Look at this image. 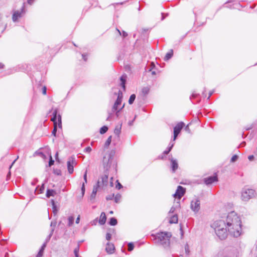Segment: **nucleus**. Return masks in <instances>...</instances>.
Returning <instances> with one entry per match:
<instances>
[{
	"label": "nucleus",
	"instance_id": "14",
	"mask_svg": "<svg viewBox=\"0 0 257 257\" xmlns=\"http://www.w3.org/2000/svg\"><path fill=\"white\" fill-rule=\"evenodd\" d=\"M115 247L113 244L109 242L107 243L105 250L107 253L109 254L112 253Z\"/></svg>",
	"mask_w": 257,
	"mask_h": 257
},
{
	"label": "nucleus",
	"instance_id": "59",
	"mask_svg": "<svg viewBox=\"0 0 257 257\" xmlns=\"http://www.w3.org/2000/svg\"><path fill=\"white\" fill-rule=\"evenodd\" d=\"M170 152L168 150H166L164 152L163 154L165 155H167Z\"/></svg>",
	"mask_w": 257,
	"mask_h": 257
},
{
	"label": "nucleus",
	"instance_id": "1",
	"mask_svg": "<svg viewBox=\"0 0 257 257\" xmlns=\"http://www.w3.org/2000/svg\"><path fill=\"white\" fill-rule=\"evenodd\" d=\"M228 233L235 237L241 234V220L237 214L232 211L228 213L225 220Z\"/></svg>",
	"mask_w": 257,
	"mask_h": 257
},
{
	"label": "nucleus",
	"instance_id": "44",
	"mask_svg": "<svg viewBox=\"0 0 257 257\" xmlns=\"http://www.w3.org/2000/svg\"><path fill=\"white\" fill-rule=\"evenodd\" d=\"M116 182L117 183V184L116 185V188H117L118 189H120L122 187V186L121 185V184L118 182L117 180L116 181Z\"/></svg>",
	"mask_w": 257,
	"mask_h": 257
},
{
	"label": "nucleus",
	"instance_id": "8",
	"mask_svg": "<svg viewBox=\"0 0 257 257\" xmlns=\"http://www.w3.org/2000/svg\"><path fill=\"white\" fill-rule=\"evenodd\" d=\"M191 209L195 213H197L200 209V200L199 198H194L191 202Z\"/></svg>",
	"mask_w": 257,
	"mask_h": 257
},
{
	"label": "nucleus",
	"instance_id": "7",
	"mask_svg": "<svg viewBox=\"0 0 257 257\" xmlns=\"http://www.w3.org/2000/svg\"><path fill=\"white\" fill-rule=\"evenodd\" d=\"M77 164L75 157L72 156L68 159L67 162V168L69 174H72L74 172V167Z\"/></svg>",
	"mask_w": 257,
	"mask_h": 257
},
{
	"label": "nucleus",
	"instance_id": "50",
	"mask_svg": "<svg viewBox=\"0 0 257 257\" xmlns=\"http://www.w3.org/2000/svg\"><path fill=\"white\" fill-rule=\"evenodd\" d=\"M82 58L83 59V60L86 61L87 60V57H86V55L84 54H83L82 55Z\"/></svg>",
	"mask_w": 257,
	"mask_h": 257
},
{
	"label": "nucleus",
	"instance_id": "9",
	"mask_svg": "<svg viewBox=\"0 0 257 257\" xmlns=\"http://www.w3.org/2000/svg\"><path fill=\"white\" fill-rule=\"evenodd\" d=\"M122 93L120 90L118 91V96L116 100H115L112 108V111L113 112H114L115 110H117V109H119V106L121 105L122 100Z\"/></svg>",
	"mask_w": 257,
	"mask_h": 257
},
{
	"label": "nucleus",
	"instance_id": "26",
	"mask_svg": "<svg viewBox=\"0 0 257 257\" xmlns=\"http://www.w3.org/2000/svg\"><path fill=\"white\" fill-rule=\"evenodd\" d=\"M111 138H112V137L111 136L108 138L107 140H106V141L104 144L105 148H107L109 147V146L111 142Z\"/></svg>",
	"mask_w": 257,
	"mask_h": 257
},
{
	"label": "nucleus",
	"instance_id": "64",
	"mask_svg": "<svg viewBox=\"0 0 257 257\" xmlns=\"http://www.w3.org/2000/svg\"><path fill=\"white\" fill-rule=\"evenodd\" d=\"M4 66V64H2V63H0V69H1V68H3Z\"/></svg>",
	"mask_w": 257,
	"mask_h": 257
},
{
	"label": "nucleus",
	"instance_id": "51",
	"mask_svg": "<svg viewBox=\"0 0 257 257\" xmlns=\"http://www.w3.org/2000/svg\"><path fill=\"white\" fill-rule=\"evenodd\" d=\"M254 158V156L253 155H250L248 157V159L250 161H252Z\"/></svg>",
	"mask_w": 257,
	"mask_h": 257
},
{
	"label": "nucleus",
	"instance_id": "38",
	"mask_svg": "<svg viewBox=\"0 0 257 257\" xmlns=\"http://www.w3.org/2000/svg\"><path fill=\"white\" fill-rule=\"evenodd\" d=\"M52 206H53V212L54 213H56L57 210H56V206L54 203V201L53 200L52 201Z\"/></svg>",
	"mask_w": 257,
	"mask_h": 257
},
{
	"label": "nucleus",
	"instance_id": "29",
	"mask_svg": "<svg viewBox=\"0 0 257 257\" xmlns=\"http://www.w3.org/2000/svg\"><path fill=\"white\" fill-rule=\"evenodd\" d=\"M54 193V191L53 190H47V193H46V196L47 197H50L51 196L53 195V193Z\"/></svg>",
	"mask_w": 257,
	"mask_h": 257
},
{
	"label": "nucleus",
	"instance_id": "23",
	"mask_svg": "<svg viewBox=\"0 0 257 257\" xmlns=\"http://www.w3.org/2000/svg\"><path fill=\"white\" fill-rule=\"evenodd\" d=\"M179 207H180V204H179V202H178L177 204L175 206H172L171 208L169 213H174L175 212V211L176 210V208H179Z\"/></svg>",
	"mask_w": 257,
	"mask_h": 257
},
{
	"label": "nucleus",
	"instance_id": "47",
	"mask_svg": "<svg viewBox=\"0 0 257 257\" xmlns=\"http://www.w3.org/2000/svg\"><path fill=\"white\" fill-rule=\"evenodd\" d=\"M46 87L45 86H44L43 87V89H42V93L44 94V95H46Z\"/></svg>",
	"mask_w": 257,
	"mask_h": 257
},
{
	"label": "nucleus",
	"instance_id": "3",
	"mask_svg": "<svg viewBox=\"0 0 257 257\" xmlns=\"http://www.w3.org/2000/svg\"><path fill=\"white\" fill-rule=\"evenodd\" d=\"M171 236V232H161L157 234L156 240L158 243L163 245L164 247H167L170 245V239Z\"/></svg>",
	"mask_w": 257,
	"mask_h": 257
},
{
	"label": "nucleus",
	"instance_id": "18",
	"mask_svg": "<svg viewBox=\"0 0 257 257\" xmlns=\"http://www.w3.org/2000/svg\"><path fill=\"white\" fill-rule=\"evenodd\" d=\"M24 6H23L20 10H17L14 12L13 16H21L24 13Z\"/></svg>",
	"mask_w": 257,
	"mask_h": 257
},
{
	"label": "nucleus",
	"instance_id": "25",
	"mask_svg": "<svg viewBox=\"0 0 257 257\" xmlns=\"http://www.w3.org/2000/svg\"><path fill=\"white\" fill-rule=\"evenodd\" d=\"M74 220V218L73 216H69L68 218V225L69 226H71L73 224Z\"/></svg>",
	"mask_w": 257,
	"mask_h": 257
},
{
	"label": "nucleus",
	"instance_id": "11",
	"mask_svg": "<svg viewBox=\"0 0 257 257\" xmlns=\"http://www.w3.org/2000/svg\"><path fill=\"white\" fill-rule=\"evenodd\" d=\"M185 192V189L181 186H178L175 193L173 195L174 197L178 198L179 200L184 195Z\"/></svg>",
	"mask_w": 257,
	"mask_h": 257
},
{
	"label": "nucleus",
	"instance_id": "17",
	"mask_svg": "<svg viewBox=\"0 0 257 257\" xmlns=\"http://www.w3.org/2000/svg\"><path fill=\"white\" fill-rule=\"evenodd\" d=\"M121 126H122V123L117 125L115 126V128L114 130V133L118 136L119 135V134L121 132Z\"/></svg>",
	"mask_w": 257,
	"mask_h": 257
},
{
	"label": "nucleus",
	"instance_id": "61",
	"mask_svg": "<svg viewBox=\"0 0 257 257\" xmlns=\"http://www.w3.org/2000/svg\"><path fill=\"white\" fill-rule=\"evenodd\" d=\"M232 1H228L227 3H226L225 4V7H228V6L227 4H229V3H232Z\"/></svg>",
	"mask_w": 257,
	"mask_h": 257
},
{
	"label": "nucleus",
	"instance_id": "62",
	"mask_svg": "<svg viewBox=\"0 0 257 257\" xmlns=\"http://www.w3.org/2000/svg\"><path fill=\"white\" fill-rule=\"evenodd\" d=\"M196 96V94L192 93L191 96L190 97V98H191L192 97V98H195Z\"/></svg>",
	"mask_w": 257,
	"mask_h": 257
},
{
	"label": "nucleus",
	"instance_id": "15",
	"mask_svg": "<svg viewBox=\"0 0 257 257\" xmlns=\"http://www.w3.org/2000/svg\"><path fill=\"white\" fill-rule=\"evenodd\" d=\"M171 161L172 171L175 172L178 167L177 162L176 160H174L173 159H171Z\"/></svg>",
	"mask_w": 257,
	"mask_h": 257
},
{
	"label": "nucleus",
	"instance_id": "46",
	"mask_svg": "<svg viewBox=\"0 0 257 257\" xmlns=\"http://www.w3.org/2000/svg\"><path fill=\"white\" fill-rule=\"evenodd\" d=\"M113 197H114V194H113L112 195H109L106 197V199L107 200H112Z\"/></svg>",
	"mask_w": 257,
	"mask_h": 257
},
{
	"label": "nucleus",
	"instance_id": "43",
	"mask_svg": "<svg viewBox=\"0 0 257 257\" xmlns=\"http://www.w3.org/2000/svg\"><path fill=\"white\" fill-rule=\"evenodd\" d=\"M91 151V148L90 147L86 148L84 150L85 152L90 153Z\"/></svg>",
	"mask_w": 257,
	"mask_h": 257
},
{
	"label": "nucleus",
	"instance_id": "53",
	"mask_svg": "<svg viewBox=\"0 0 257 257\" xmlns=\"http://www.w3.org/2000/svg\"><path fill=\"white\" fill-rule=\"evenodd\" d=\"M79 221H80V216L79 215L77 218H76V223L77 224L79 223Z\"/></svg>",
	"mask_w": 257,
	"mask_h": 257
},
{
	"label": "nucleus",
	"instance_id": "20",
	"mask_svg": "<svg viewBox=\"0 0 257 257\" xmlns=\"http://www.w3.org/2000/svg\"><path fill=\"white\" fill-rule=\"evenodd\" d=\"M178 216L176 214V215H174L173 216H172L171 217L169 222L171 224L172 223H177L178 222Z\"/></svg>",
	"mask_w": 257,
	"mask_h": 257
},
{
	"label": "nucleus",
	"instance_id": "16",
	"mask_svg": "<svg viewBox=\"0 0 257 257\" xmlns=\"http://www.w3.org/2000/svg\"><path fill=\"white\" fill-rule=\"evenodd\" d=\"M106 220V217L104 212H102L100 216L99 223L101 225L105 224Z\"/></svg>",
	"mask_w": 257,
	"mask_h": 257
},
{
	"label": "nucleus",
	"instance_id": "2",
	"mask_svg": "<svg viewBox=\"0 0 257 257\" xmlns=\"http://www.w3.org/2000/svg\"><path fill=\"white\" fill-rule=\"evenodd\" d=\"M211 227L220 239L223 240L227 237L228 231L225 221L216 220L212 224Z\"/></svg>",
	"mask_w": 257,
	"mask_h": 257
},
{
	"label": "nucleus",
	"instance_id": "4",
	"mask_svg": "<svg viewBox=\"0 0 257 257\" xmlns=\"http://www.w3.org/2000/svg\"><path fill=\"white\" fill-rule=\"evenodd\" d=\"M52 114L53 116L51 118V120L54 123V129L52 132V135L54 136H56V133L57 131V128L58 127L61 130H62L61 117L60 115H58L57 116V110L56 109L54 110V111L52 112Z\"/></svg>",
	"mask_w": 257,
	"mask_h": 257
},
{
	"label": "nucleus",
	"instance_id": "39",
	"mask_svg": "<svg viewBox=\"0 0 257 257\" xmlns=\"http://www.w3.org/2000/svg\"><path fill=\"white\" fill-rule=\"evenodd\" d=\"M43 251H42V249H40L38 253L36 255V257H42L43 255Z\"/></svg>",
	"mask_w": 257,
	"mask_h": 257
},
{
	"label": "nucleus",
	"instance_id": "10",
	"mask_svg": "<svg viewBox=\"0 0 257 257\" xmlns=\"http://www.w3.org/2000/svg\"><path fill=\"white\" fill-rule=\"evenodd\" d=\"M185 125V124L183 122H179L174 128V138L173 141H175L180 132H181L182 128Z\"/></svg>",
	"mask_w": 257,
	"mask_h": 257
},
{
	"label": "nucleus",
	"instance_id": "19",
	"mask_svg": "<svg viewBox=\"0 0 257 257\" xmlns=\"http://www.w3.org/2000/svg\"><path fill=\"white\" fill-rule=\"evenodd\" d=\"M126 77V76L125 75H122V76H121L120 78V81H121V86H122V87L123 88V90H125V78Z\"/></svg>",
	"mask_w": 257,
	"mask_h": 257
},
{
	"label": "nucleus",
	"instance_id": "48",
	"mask_svg": "<svg viewBox=\"0 0 257 257\" xmlns=\"http://www.w3.org/2000/svg\"><path fill=\"white\" fill-rule=\"evenodd\" d=\"M34 1L35 0H27V2L29 5H32L34 3Z\"/></svg>",
	"mask_w": 257,
	"mask_h": 257
},
{
	"label": "nucleus",
	"instance_id": "12",
	"mask_svg": "<svg viewBox=\"0 0 257 257\" xmlns=\"http://www.w3.org/2000/svg\"><path fill=\"white\" fill-rule=\"evenodd\" d=\"M98 188L96 187L95 186H93L92 192L89 197V201L91 203H94L95 202V199L96 197V193L97 192Z\"/></svg>",
	"mask_w": 257,
	"mask_h": 257
},
{
	"label": "nucleus",
	"instance_id": "31",
	"mask_svg": "<svg viewBox=\"0 0 257 257\" xmlns=\"http://www.w3.org/2000/svg\"><path fill=\"white\" fill-rule=\"evenodd\" d=\"M238 157L237 155H233L232 158H231V160H230V162H232V163H234L235 162V161H237V160L238 159Z\"/></svg>",
	"mask_w": 257,
	"mask_h": 257
},
{
	"label": "nucleus",
	"instance_id": "63",
	"mask_svg": "<svg viewBox=\"0 0 257 257\" xmlns=\"http://www.w3.org/2000/svg\"><path fill=\"white\" fill-rule=\"evenodd\" d=\"M134 121V119H133V120L132 121H130V122H128V124H129L130 125H133V123Z\"/></svg>",
	"mask_w": 257,
	"mask_h": 257
},
{
	"label": "nucleus",
	"instance_id": "35",
	"mask_svg": "<svg viewBox=\"0 0 257 257\" xmlns=\"http://www.w3.org/2000/svg\"><path fill=\"white\" fill-rule=\"evenodd\" d=\"M79 246L74 249V252L76 257H79L78 255Z\"/></svg>",
	"mask_w": 257,
	"mask_h": 257
},
{
	"label": "nucleus",
	"instance_id": "13",
	"mask_svg": "<svg viewBox=\"0 0 257 257\" xmlns=\"http://www.w3.org/2000/svg\"><path fill=\"white\" fill-rule=\"evenodd\" d=\"M217 181V176H210L204 179V182L206 185H209Z\"/></svg>",
	"mask_w": 257,
	"mask_h": 257
},
{
	"label": "nucleus",
	"instance_id": "57",
	"mask_svg": "<svg viewBox=\"0 0 257 257\" xmlns=\"http://www.w3.org/2000/svg\"><path fill=\"white\" fill-rule=\"evenodd\" d=\"M112 115V113H109V115H108V116L107 117V118H106V120H109L110 118L111 117Z\"/></svg>",
	"mask_w": 257,
	"mask_h": 257
},
{
	"label": "nucleus",
	"instance_id": "45",
	"mask_svg": "<svg viewBox=\"0 0 257 257\" xmlns=\"http://www.w3.org/2000/svg\"><path fill=\"white\" fill-rule=\"evenodd\" d=\"M19 17H12V20L13 22L16 23L19 22Z\"/></svg>",
	"mask_w": 257,
	"mask_h": 257
},
{
	"label": "nucleus",
	"instance_id": "49",
	"mask_svg": "<svg viewBox=\"0 0 257 257\" xmlns=\"http://www.w3.org/2000/svg\"><path fill=\"white\" fill-rule=\"evenodd\" d=\"M127 36V33L125 31H122V37L123 38L126 37Z\"/></svg>",
	"mask_w": 257,
	"mask_h": 257
},
{
	"label": "nucleus",
	"instance_id": "27",
	"mask_svg": "<svg viewBox=\"0 0 257 257\" xmlns=\"http://www.w3.org/2000/svg\"><path fill=\"white\" fill-rule=\"evenodd\" d=\"M108 130V127L106 126H103L101 127L100 130V133L101 134H105Z\"/></svg>",
	"mask_w": 257,
	"mask_h": 257
},
{
	"label": "nucleus",
	"instance_id": "37",
	"mask_svg": "<svg viewBox=\"0 0 257 257\" xmlns=\"http://www.w3.org/2000/svg\"><path fill=\"white\" fill-rule=\"evenodd\" d=\"M185 251L187 254H188L189 252V247L188 244H186L185 245Z\"/></svg>",
	"mask_w": 257,
	"mask_h": 257
},
{
	"label": "nucleus",
	"instance_id": "41",
	"mask_svg": "<svg viewBox=\"0 0 257 257\" xmlns=\"http://www.w3.org/2000/svg\"><path fill=\"white\" fill-rule=\"evenodd\" d=\"M87 171L86 170L84 173V174L83 175V179L85 181V183H87Z\"/></svg>",
	"mask_w": 257,
	"mask_h": 257
},
{
	"label": "nucleus",
	"instance_id": "5",
	"mask_svg": "<svg viewBox=\"0 0 257 257\" xmlns=\"http://www.w3.org/2000/svg\"><path fill=\"white\" fill-rule=\"evenodd\" d=\"M241 199L243 201H248L255 196V191L252 189L244 188L241 192Z\"/></svg>",
	"mask_w": 257,
	"mask_h": 257
},
{
	"label": "nucleus",
	"instance_id": "30",
	"mask_svg": "<svg viewBox=\"0 0 257 257\" xmlns=\"http://www.w3.org/2000/svg\"><path fill=\"white\" fill-rule=\"evenodd\" d=\"M44 189L45 188L44 185H43L39 190H38V187H37L35 190V191H38V193H42L44 192Z\"/></svg>",
	"mask_w": 257,
	"mask_h": 257
},
{
	"label": "nucleus",
	"instance_id": "33",
	"mask_svg": "<svg viewBox=\"0 0 257 257\" xmlns=\"http://www.w3.org/2000/svg\"><path fill=\"white\" fill-rule=\"evenodd\" d=\"M134 247V245L133 243L130 242L128 244V251H132Z\"/></svg>",
	"mask_w": 257,
	"mask_h": 257
},
{
	"label": "nucleus",
	"instance_id": "60",
	"mask_svg": "<svg viewBox=\"0 0 257 257\" xmlns=\"http://www.w3.org/2000/svg\"><path fill=\"white\" fill-rule=\"evenodd\" d=\"M39 154L42 157L45 158V155L43 153H40Z\"/></svg>",
	"mask_w": 257,
	"mask_h": 257
},
{
	"label": "nucleus",
	"instance_id": "58",
	"mask_svg": "<svg viewBox=\"0 0 257 257\" xmlns=\"http://www.w3.org/2000/svg\"><path fill=\"white\" fill-rule=\"evenodd\" d=\"M58 156V153L57 152L56 155H55V158H56V160L59 162V161Z\"/></svg>",
	"mask_w": 257,
	"mask_h": 257
},
{
	"label": "nucleus",
	"instance_id": "56",
	"mask_svg": "<svg viewBox=\"0 0 257 257\" xmlns=\"http://www.w3.org/2000/svg\"><path fill=\"white\" fill-rule=\"evenodd\" d=\"M45 247H46V243H44L41 248V249H42V251H44V249Z\"/></svg>",
	"mask_w": 257,
	"mask_h": 257
},
{
	"label": "nucleus",
	"instance_id": "34",
	"mask_svg": "<svg viewBox=\"0 0 257 257\" xmlns=\"http://www.w3.org/2000/svg\"><path fill=\"white\" fill-rule=\"evenodd\" d=\"M124 105H125V104L124 103L119 108V109H117V110H115V114L116 115L117 117H118L119 116V112L120 111V110H121L123 108H124Z\"/></svg>",
	"mask_w": 257,
	"mask_h": 257
},
{
	"label": "nucleus",
	"instance_id": "28",
	"mask_svg": "<svg viewBox=\"0 0 257 257\" xmlns=\"http://www.w3.org/2000/svg\"><path fill=\"white\" fill-rule=\"evenodd\" d=\"M150 91V88L149 87H145L142 89V93L144 95L148 94Z\"/></svg>",
	"mask_w": 257,
	"mask_h": 257
},
{
	"label": "nucleus",
	"instance_id": "54",
	"mask_svg": "<svg viewBox=\"0 0 257 257\" xmlns=\"http://www.w3.org/2000/svg\"><path fill=\"white\" fill-rule=\"evenodd\" d=\"M185 130H186V131H187L188 133H190V130L189 128V125H187L186 126V127H185Z\"/></svg>",
	"mask_w": 257,
	"mask_h": 257
},
{
	"label": "nucleus",
	"instance_id": "52",
	"mask_svg": "<svg viewBox=\"0 0 257 257\" xmlns=\"http://www.w3.org/2000/svg\"><path fill=\"white\" fill-rule=\"evenodd\" d=\"M112 180H113V178L111 177L110 181V187H112L113 185Z\"/></svg>",
	"mask_w": 257,
	"mask_h": 257
},
{
	"label": "nucleus",
	"instance_id": "55",
	"mask_svg": "<svg viewBox=\"0 0 257 257\" xmlns=\"http://www.w3.org/2000/svg\"><path fill=\"white\" fill-rule=\"evenodd\" d=\"M173 146H174V144H172V145H171V146L168 148V150L169 152H170V151H171V150L172 148H173Z\"/></svg>",
	"mask_w": 257,
	"mask_h": 257
},
{
	"label": "nucleus",
	"instance_id": "40",
	"mask_svg": "<svg viewBox=\"0 0 257 257\" xmlns=\"http://www.w3.org/2000/svg\"><path fill=\"white\" fill-rule=\"evenodd\" d=\"M111 234L109 233H107L106 235V239L107 240H109L111 239Z\"/></svg>",
	"mask_w": 257,
	"mask_h": 257
},
{
	"label": "nucleus",
	"instance_id": "24",
	"mask_svg": "<svg viewBox=\"0 0 257 257\" xmlns=\"http://www.w3.org/2000/svg\"><path fill=\"white\" fill-rule=\"evenodd\" d=\"M136 96L135 94H133L130 96V98L128 99V103L130 104H132L134 103L136 99Z\"/></svg>",
	"mask_w": 257,
	"mask_h": 257
},
{
	"label": "nucleus",
	"instance_id": "42",
	"mask_svg": "<svg viewBox=\"0 0 257 257\" xmlns=\"http://www.w3.org/2000/svg\"><path fill=\"white\" fill-rule=\"evenodd\" d=\"M84 183H83L82 184V187H81V191H82V193L83 195L84 194V193H85V185H84Z\"/></svg>",
	"mask_w": 257,
	"mask_h": 257
},
{
	"label": "nucleus",
	"instance_id": "32",
	"mask_svg": "<svg viewBox=\"0 0 257 257\" xmlns=\"http://www.w3.org/2000/svg\"><path fill=\"white\" fill-rule=\"evenodd\" d=\"M120 198H121V195L119 194H116L114 197L115 202L116 203L119 202Z\"/></svg>",
	"mask_w": 257,
	"mask_h": 257
},
{
	"label": "nucleus",
	"instance_id": "36",
	"mask_svg": "<svg viewBox=\"0 0 257 257\" xmlns=\"http://www.w3.org/2000/svg\"><path fill=\"white\" fill-rule=\"evenodd\" d=\"M54 161L52 159V156L50 155V161L49 162V166L50 167L54 164Z\"/></svg>",
	"mask_w": 257,
	"mask_h": 257
},
{
	"label": "nucleus",
	"instance_id": "22",
	"mask_svg": "<svg viewBox=\"0 0 257 257\" xmlns=\"http://www.w3.org/2000/svg\"><path fill=\"white\" fill-rule=\"evenodd\" d=\"M117 223V221L116 218L114 217H112L110 219V220L109 221V224L110 225L114 226L116 225Z\"/></svg>",
	"mask_w": 257,
	"mask_h": 257
},
{
	"label": "nucleus",
	"instance_id": "6",
	"mask_svg": "<svg viewBox=\"0 0 257 257\" xmlns=\"http://www.w3.org/2000/svg\"><path fill=\"white\" fill-rule=\"evenodd\" d=\"M108 172L107 170L105 171L104 174L100 176L97 183L94 186L98 189H104L108 185Z\"/></svg>",
	"mask_w": 257,
	"mask_h": 257
},
{
	"label": "nucleus",
	"instance_id": "21",
	"mask_svg": "<svg viewBox=\"0 0 257 257\" xmlns=\"http://www.w3.org/2000/svg\"><path fill=\"white\" fill-rule=\"evenodd\" d=\"M173 55V51L172 49H171V50H170V51L169 52H168L166 54V55L164 58V60L165 61H167V60H169L172 57Z\"/></svg>",
	"mask_w": 257,
	"mask_h": 257
}]
</instances>
